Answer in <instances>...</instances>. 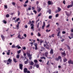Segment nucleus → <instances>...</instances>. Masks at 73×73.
<instances>
[{
  "label": "nucleus",
  "mask_w": 73,
  "mask_h": 73,
  "mask_svg": "<svg viewBox=\"0 0 73 73\" xmlns=\"http://www.w3.org/2000/svg\"><path fill=\"white\" fill-rule=\"evenodd\" d=\"M29 7L28 8V9H27V11H31V9H31V5H29Z\"/></svg>",
  "instance_id": "obj_7"
},
{
  "label": "nucleus",
  "mask_w": 73,
  "mask_h": 73,
  "mask_svg": "<svg viewBox=\"0 0 73 73\" xmlns=\"http://www.w3.org/2000/svg\"><path fill=\"white\" fill-rule=\"evenodd\" d=\"M44 54L45 55V56L46 57H48V52H46Z\"/></svg>",
  "instance_id": "obj_15"
},
{
  "label": "nucleus",
  "mask_w": 73,
  "mask_h": 73,
  "mask_svg": "<svg viewBox=\"0 0 73 73\" xmlns=\"http://www.w3.org/2000/svg\"><path fill=\"white\" fill-rule=\"evenodd\" d=\"M12 60L10 58L8 59L7 60V62H9V64H11V63H12Z\"/></svg>",
  "instance_id": "obj_5"
},
{
  "label": "nucleus",
  "mask_w": 73,
  "mask_h": 73,
  "mask_svg": "<svg viewBox=\"0 0 73 73\" xmlns=\"http://www.w3.org/2000/svg\"><path fill=\"white\" fill-rule=\"evenodd\" d=\"M50 54H53V53H54L53 50L52 49L50 50Z\"/></svg>",
  "instance_id": "obj_8"
},
{
  "label": "nucleus",
  "mask_w": 73,
  "mask_h": 73,
  "mask_svg": "<svg viewBox=\"0 0 73 73\" xmlns=\"http://www.w3.org/2000/svg\"><path fill=\"white\" fill-rule=\"evenodd\" d=\"M27 54L28 56L29 57H31V54H30V53H29V52H27Z\"/></svg>",
  "instance_id": "obj_9"
},
{
  "label": "nucleus",
  "mask_w": 73,
  "mask_h": 73,
  "mask_svg": "<svg viewBox=\"0 0 73 73\" xmlns=\"http://www.w3.org/2000/svg\"><path fill=\"white\" fill-rule=\"evenodd\" d=\"M4 62H5V63H7V65H9V62H8V60H5L4 61Z\"/></svg>",
  "instance_id": "obj_19"
},
{
  "label": "nucleus",
  "mask_w": 73,
  "mask_h": 73,
  "mask_svg": "<svg viewBox=\"0 0 73 73\" xmlns=\"http://www.w3.org/2000/svg\"><path fill=\"white\" fill-rule=\"evenodd\" d=\"M55 60H56V61H58V60H59V59H58V58H55Z\"/></svg>",
  "instance_id": "obj_53"
},
{
  "label": "nucleus",
  "mask_w": 73,
  "mask_h": 73,
  "mask_svg": "<svg viewBox=\"0 0 73 73\" xmlns=\"http://www.w3.org/2000/svg\"><path fill=\"white\" fill-rule=\"evenodd\" d=\"M23 50H25L26 49V48L25 47H23Z\"/></svg>",
  "instance_id": "obj_56"
},
{
  "label": "nucleus",
  "mask_w": 73,
  "mask_h": 73,
  "mask_svg": "<svg viewBox=\"0 0 73 73\" xmlns=\"http://www.w3.org/2000/svg\"><path fill=\"white\" fill-rule=\"evenodd\" d=\"M62 33L63 34H65V33H66V32L65 31H63L62 32Z\"/></svg>",
  "instance_id": "obj_52"
},
{
  "label": "nucleus",
  "mask_w": 73,
  "mask_h": 73,
  "mask_svg": "<svg viewBox=\"0 0 73 73\" xmlns=\"http://www.w3.org/2000/svg\"><path fill=\"white\" fill-rule=\"evenodd\" d=\"M17 47L18 48V49H20L21 48V47L20 46H18L17 47Z\"/></svg>",
  "instance_id": "obj_57"
},
{
  "label": "nucleus",
  "mask_w": 73,
  "mask_h": 73,
  "mask_svg": "<svg viewBox=\"0 0 73 73\" xmlns=\"http://www.w3.org/2000/svg\"><path fill=\"white\" fill-rule=\"evenodd\" d=\"M8 52L7 53V55H9V53H10V50H9L8 51Z\"/></svg>",
  "instance_id": "obj_26"
},
{
  "label": "nucleus",
  "mask_w": 73,
  "mask_h": 73,
  "mask_svg": "<svg viewBox=\"0 0 73 73\" xmlns=\"http://www.w3.org/2000/svg\"><path fill=\"white\" fill-rule=\"evenodd\" d=\"M19 69L21 70H23V65L22 64H19Z\"/></svg>",
  "instance_id": "obj_4"
},
{
  "label": "nucleus",
  "mask_w": 73,
  "mask_h": 73,
  "mask_svg": "<svg viewBox=\"0 0 73 73\" xmlns=\"http://www.w3.org/2000/svg\"><path fill=\"white\" fill-rule=\"evenodd\" d=\"M28 61H29V60H27L25 61L24 62V63L25 64H27L28 63Z\"/></svg>",
  "instance_id": "obj_16"
},
{
  "label": "nucleus",
  "mask_w": 73,
  "mask_h": 73,
  "mask_svg": "<svg viewBox=\"0 0 73 73\" xmlns=\"http://www.w3.org/2000/svg\"><path fill=\"white\" fill-rule=\"evenodd\" d=\"M37 10L38 11V12H40V11H41V9L40 8V7H39V9Z\"/></svg>",
  "instance_id": "obj_29"
},
{
  "label": "nucleus",
  "mask_w": 73,
  "mask_h": 73,
  "mask_svg": "<svg viewBox=\"0 0 73 73\" xmlns=\"http://www.w3.org/2000/svg\"><path fill=\"white\" fill-rule=\"evenodd\" d=\"M67 61H68V59H66V58H65L63 60V62H66Z\"/></svg>",
  "instance_id": "obj_18"
},
{
  "label": "nucleus",
  "mask_w": 73,
  "mask_h": 73,
  "mask_svg": "<svg viewBox=\"0 0 73 73\" xmlns=\"http://www.w3.org/2000/svg\"><path fill=\"white\" fill-rule=\"evenodd\" d=\"M16 58L18 59L19 58H20V55H19V54H17V55Z\"/></svg>",
  "instance_id": "obj_32"
},
{
  "label": "nucleus",
  "mask_w": 73,
  "mask_h": 73,
  "mask_svg": "<svg viewBox=\"0 0 73 73\" xmlns=\"http://www.w3.org/2000/svg\"><path fill=\"white\" fill-rule=\"evenodd\" d=\"M21 50H19V51H18L17 52V53L18 54H20V53H21Z\"/></svg>",
  "instance_id": "obj_27"
},
{
  "label": "nucleus",
  "mask_w": 73,
  "mask_h": 73,
  "mask_svg": "<svg viewBox=\"0 0 73 73\" xmlns=\"http://www.w3.org/2000/svg\"><path fill=\"white\" fill-rule=\"evenodd\" d=\"M5 8H6V9H7L8 8V7H7V5H6L4 6Z\"/></svg>",
  "instance_id": "obj_48"
},
{
  "label": "nucleus",
  "mask_w": 73,
  "mask_h": 73,
  "mask_svg": "<svg viewBox=\"0 0 73 73\" xmlns=\"http://www.w3.org/2000/svg\"><path fill=\"white\" fill-rule=\"evenodd\" d=\"M68 63L69 64H73V61L70 60L68 61Z\"/></svg>",
  "instance_id": "obj_2"
},
{
  "label": "nucleus",
  "mask_w": 73,
  "mask_h": 73,
  "mask_svg": "<svg viewBox=\"0 0 73 73\" xmlns=\"http://www.w3.org/2000/svg\"><path fill=\"white\" fill-rule=\"evenodd\" d=\"M13 61L16 63V62H17V60H16V59H15V58H13Z\"/></svg>",
  "instance_id": "obj_23"
},
{
  "label": "nucleus",
  "mask_w": 73,
  "mask_h": 73,
  "mask_svg": "<svg viewBox=\"0 0 73 73\" xmlns=\"http://www.w3.org/2000/svg\"><path fill=\"white\" fill-rule=\"evenodd\" d=\"M19 20H20V18H17L16 19V21L17 22H18V21H19Z\"/></svg>",
  "instance_id": "obj_44"
},
{
  "label": "nucleus",
  "mask_w": 73,
  "mask_h": 73,
  "mask_svg": "<svg viewBox=\"0 0 73 73\" xmlns=\"http://www.w3.org/2000/svg\"><path fill=\"white\" fill-rule=\"evenodd\" d=\"M60 31H59V32H58L57 35V36H60Z\"/></svg>",
  "instance_id": "obj_31"
},
{
  "label": "nucleus",
  "mask_w": 73,
  "mask_h": 73,
  "mask_svg": "<svg viewBox=\"0 0 73 73\" xmlns=\"http://www.w3.org/2000/svg\"><path fill=\"white\" fill-rule=\"evenodd\" d=\"M39 25H40V23H38L37 24V28H39Z\"/></svg>",
  "instance_id": "obj_36"
},
{
  "label": "nucleus",
  "mask_w": 73,
  "mask_h": 73,
  "mask_svg": "<svg viewBox=\"0 0 73 73\" xmlns=\"http://www.w3.org/2000/svg\"><path fill=\"white\" fill-rule=\"evenodd\" d=\"M45 22H43V24L42 26V29H44V28L45 27Z\"/></svg>",
  "instance_id": "obj_13"
},
{
  "label": "nucleus",
  "mask_w": 73,
  "mask_h": 73,
  "mask_svg": "<svg viewBox=\"0 0 73 73\" xmlns=\"http://www.w3.org/2000/svg\"><path fill=\"white\" fill-rule=\"evenodd\" d=\"M31 29H33V28H34V25H33V24H31Z\"/></svg>",
  "instance_id": "obj_10"
},
{
  "label": "nucleus",
  "mask_w": 73,
  "mask_h": 73,
  "mask_svg": "<svg viewBox=\"0 0 73 73\" xmlns=\"http://www.w3.org/2000/svg\"><path fill=\"white\" fill-rule=\"evenodd\" d=\"M35 65H36V67L37 68H39V64H35Z\"/></svg>",
  "instance_id": "obj_24"
},
{
  "label": "nucleus",
  "mask_w": 73,
  "mask_h": 73,
  "mask_svg": "<svg viewBox=\"0 0 73 73\" xmlns=\"http://www.w3.org/2000/svg\"><path fill=\"white\" fill-rule=\"evenodd\" d=\"M33 12H34L35 14H36V13H37V11L35 10H33Z\"/></svg>",
  "instance_id": "obj_45"
},
{
  "label": "nucleus",
  "mask_w": 73,
  "mask_h": 73,
  "mask_svg": "<svg viewBox=\"0 0 73 73\" xmlns=\"http://www.w3.org/2000/svg\"><path fill=\"white\" fill-rule=\"evenodd\" d=\"M18 15L19 16L20 14V12L19 11H18Z\"/></svg>",
  "instance_id": "obj_37"
},
{
  "label": "nucleus",
  "mask_w": 73,
  "mask_h": 73,
  "mask_svg": "<svg viewBox=\"0 0 73 73\" xmlns=\"http://www.w3.org/2000/svg\"><path fill=\"white\" fill-rule=\"evenodd\" d=\"M64 40H65V39H62L61 41L62 42H63V41H64Z\"/></svg>",
  "instance_id": "obj_62"
},
{
  "label": "nucleus",
  "mask_w": 73,
  "mask_h": 73,
  "mask_svg": "<svg viewBox=\"0 0 73 73\" xmlns=\"http://www.w3.org/2000/svg\"><path fill=\"white\" fill-rule=\"evenodd\" d=\"M58 59H59V60H60V59L61 60V58H62L61 57V56H58Z\"/></svg>",
  "instance_id": "obj_34"
},
{
  "label": "nucleus",
  "mask_w": 73,
  "mask_h": 73,
  "mask_svg": "<svg viewBox=\"0 0 73 73\" xmlns=\"http://www.w3.org/2000/svg\"><path fill=\"white\" fill-rule=\"evenodd\" d=\"M52 16H49L48 17V18L49 19H52Z\"/></svg>",
  "instance_id": "obj_38"
},
{
  "label": "nucleus",
  "mask_w": 73,
  "mask_h": 73,
  "mask_svg": "<svg viewBox=\"0 0 73 73\" xmlns=\"http://www.w3.org/2000/svg\"><path fill=\"white\" fill-rule=\"evenodd\" d=\"M35 50H37V49H38V48H37V46H35Z\"/></svg>",
  "instance_id": "obj_61"
},
{
  "label": "nucleus",
  "mask_w": 73,
  "mask_h": 73,
  "mask_svg": "<svg viewBox=\"0 0 73 73\" xmlns=\"http://www.w3.org/2000/svg\"><path fill=\"white\" fill-rule=\"evenodd\" d=\"M49 27H50V25L49 24L46 27V28H49Z\"/></svg>",
  "instance_id": "obj_58"
},
{
  "label": "nucleus",
  "mask_w": 73,
  "mask_h": 73,
  "mask_svg": "<svg viewBox=\"0 0 73 73\" xmlns=\"http://www.w3.org/2000/svg\"><path fill=\"white\" fill-rule=\"evenodd\" d=\"M59 15V14H57L56 15L55 17H58V16Z\"/></svg>",
  "instance_id": "obj_42"
},
{
  "label": "nucleus",
  "mask_w": 73,
  "mask_h": 73,
  "mask_svg": "<svg viewBox=\"0 0 73 73\" xmlns=\"http://www.w3.org/2000/svg\"><path fill=\"white\" fill-rule=\"evenodd\" d=\"M50 30H48L46 29V32H50Z\"/></svg>",
  "instance_id": "obj_43"
},
{
  "label": "nucleus",
  "mask_w": 73,
  "mask_h": 73,
  "mask_svg": "<svg viewBox=\"0 0 73 73\" xmlns=\"http://www.w3.org/2000/svg\"><path fill=\"white\" fill-rule=\"evenodd\" d=\"M25 28H28V25H25Z\"/></svg>",
  "instance_id": "obj_54"
},
{
  "label": "nucleus",
  "mask_w": 73,
  "mask_h": 73,
  "mask_svg": "<svg viewBox=\"0 0 73 73\" xmlns=\"http://www.w3.org/2000/svg\"><path fill=\"white\" fill-rule=\"evenodd\" d=\"M24 37H27V34H25L24 35Z\"/></svg>",
  "instance_id": "obj_60"
},
{
  "label": "nucleus",
  "mask_w": 73,
  "mask_h": 73,
  "mask_svg": "<svg viewBox=\"0 0 73 73\" xmlns=\"http://www.w3.org/2000/svg\"><path fill=\"white\" fill-rule=\"evenodd\" d=\"M3 23L4 24H7V21L5 20H4L3 21Z\"/></svg>",
  "instance_id": "obj_28"
},
{
  "label": "nucleus",
  "mask_w": 73,
  "mask_h": 73,
  "mask_svg": "<svg viewBox=\"0 0 73 73\" xmlns=\"http://www.w3.org/2000/svg\"><path fill=\"white\" fill-rule=\"evenodd\" d=\"M32 23V22L31 21H30L29 23V24H31Z\"/></svg>",
  "instance_id": "obj_64"
},
{
  "label": "nucleus",
  "mask_w": 73,
  "mask_h": 73,
  "mask_svg": "<svg viewBox=\"0 0 73 73\" xmlns=\"http://www.w3.org/2000/svg\"><path fill=\"white\" fill-rule=\"evenodd\" d=\"M6 17H9V14H7L6 15Z\"/></svg>",
  "instance_id": "obj_39"
},
{
  "label": "nucleus",
  "mask_w": 73,
  "mask_h": 73,
  "mask_svg": "<svg viewBox=\"0 0 73 73\" xmlns=\"http://www.w3.org/2000/svg\"><path fill=\"white\" fill-rule=\"evenodd\" d=\"M23 7H27V4H25L23 5Z\"/></svg>",
  "instance_id": "obj_51"
},
{
  "label": "nucleus",
  "mask_w": 73,
  "mask_h": 73,
  "mask_svg": "<svg viewBox=\"0 0 73 73\" xmlns=\"http://www.w3.org/2000/svg\"><path fill=\"white\" fill-rule=\"evenodd\" d=\"M41 15H42L41 13H39V14L38 15V17H39Z\"/></svg>",
  "instance_id": "obj_49"
},
{
  "label": "nucleus",
  "mask_w": 73,
  "mask_h": 73,
  "mask_svg": "<svg viewBox=\"0 0 73 73\" xmlns=\"http://www.w3.org/2000/svg\"><path fill=\"white\" fill-rule=\"evenodd\" d=\"M34 45L35 46H37V44L36 43H35L34 44Z\"/></svg>",
  "instance_id": "obj_55"
},
{
  "label": "nucleus",
  "mask_w": 73,
  "mask_h": 73,
  "mask_svg": "<svg viewBox=\"0 0 73 73\" xmlns=\"http://www.w3.org/2000/svg\"><path fill=\"white\" fill-rule=\"evenodd\" d=\"M48 5H53V3L52 1H48Z\"/></svg>",
  "instance_id": "obj_3"
},
{
  "label": "nucleus",
  "mask_w": 73,
  "mask_h": 73,
  "mask_svg": "<svg viewBox=\"0 0 73 73\" xmlns=\"http://www.w3.org/2000/svg\"><path fill=\"white\" fill-rule=\"evenodd\" d=\"M34 62L35 63H37L38 62V61L37 60H34Z\"/></svg>",
  "instance_id": "obj_33"
},
{
  "label": "nucleus",
  "mask_w": 73,
  "mask_h": 73,
  "mask_svg": "<svg viewBox=\"0 0 73 73\" xmlns=\"http://www.w3.org/2000/svg\"><path fill=\"white\" fill-rule=\"evenodd\" d=\"M17 37L18 38H20V39H21V40H22V39H23V38H20V37H21V35H20V34L18 35Z\"/></svg>",
  "instance_id": "obj_17"
},
{
  "label": "nucleus",
  "mask_w": 73,
  "mask_h": 73,
  "mask_svg": "<svg viewBox=\"0 0 73 73\" xmlns=\"http://www.w3.org/2000/svg\"><path fill=\"white\" fill-rule=\"evenodd\" d=\"M54 34H52L51 35L49 36V37L50 38H51V37H54Z\"/></svg>",
  "instance_id": "obj_14"
},
{
  "label": "nucleus",
  "mask_w": 73,
  "mask_h": 73,
  "mask_svg": "<svg viewBox=\"0 0 73 73\" xmlns=\"http://www.w3.org/2000/svg\"><path fill=\"white\" fill-rule=\"evenodd\" d=\"M39 42L40 43V45H41V44L42 43V42H44V41H43L42 40H40Z\"/></svg>",
  "instance_id": "obj_30"
},
{
  "label": "nucleus",
  "mask_w": 73,
  "mask_h": 73,
  "mask_svg": "<svg viewBox=\"0 0 73 73\" xmlns=\"http://www.w3.org/2000/svg\"><path fill=\"white\" fill-rule=\"evenodd\" d=\"M38 36L39 37H40V36H41V35L40 34V33H38Z\"/></svg>",
  "instance_id": "obj_35"
},
{
  "label": "nucleus",
  "mask_w": 73,
  "mask_h": 73,
  "mask_svg": "<svg viewBox=\"0 0 73 73\" xmlns=\"http://www.w3.org/2000/svg\"><path fill=\"white\" fill-rule=\"evenodd\" d=\"M58 12H60L61 11V9L60 8V7H58Z\"/></svg>",
  "instance_id": "obj_11"
},
{
  "label": "nucleus",
  "mask_w": 73,
  "mask_h": 73,
  "mask_svg": "<svg viewBox=\"0 0 73 73\" xmlns=\"http://www.w3.org/2000/svg\"><path fill=\"white\" fill-rule=\"evenodd\" d=\"M27 73H31V72H30V71H29V70H27Z\"/></svg>",
  "instance_id": "obj_63"
},
{
  "label": "nucleus",
  "mask_w": 73,
  "mask_h": 73,
  "mask_svg": "<svg viewBox=\"0 0 73 73\" xmlns=\"http://www.w3.org/2000/svg\"><path fill=\"white\" fill-rule=\"evenodd\" d=\"M28 71V69L27 68H25L24 69L23 72L24 73H27V71Z\"/></svg>",
  "instance_id": "obj_6"
},
{
  "label": "nucleus",
  "mask_w": 73,
  "mask_h": 73,
  "mask_svg": "<svg viewBox=\"0 0 73 73\" xmlns=\"http://www.w3.org/2000/svg\"><path fill=\"white\" fill-rule=\"evenodd\" d=\"M12 4L13 5H15V4H16V3L15 2H13Z\"/></svg>",
  "instance_id": "obj_59"
},
{
  "label": "nucleus",
  "mask_w": 73,
  "mask_h": 73,
  "mask_svg": "<svg viewBox=\"0 0 73 73\" xmlns=\"http://www.w3.org/2000/svg\"><path fill=\"white\" fill-rule=\"evenodd\" d=\"M47 12L49 13V14H51V10L50 9H49L48 11Z\"/></svg>",
  "instance_id": "obj_20"
},
{
  "label": "nucleus",
  "mask_w": 73,
  "mask_h": 73,
  "mask_svg": "<svg viewBox=\"0 0 73 73\" xmlns=\"http://www.w3.org/2000/svg\"><path fill=\"white\" fill-rule=\"evenodd\" d=\"M15 47H16V46H15V45H12V48H15Z\"/></svg>",
  "instance_id": "obj_47"
},
{
  "label": "nucleus",
  "mask_w": 73,
  "mask_h": 73,
  "mask_svg": "<svg viewBox=\"0 0 73 73\" xmlns=\"http://www.w3.org/2000/svg\"><path fill=\"white\" fill-rule=\"evenodd\" d=\"M19 25L17 24V25L16 26V27L17 28V29H19Z\"/></svg>",
  "instance_id": "obj_40"
},
{
  "label": "nucleus",
  "mask_w": 73,
  "mask_h": 73,
  "mask_svg": "<svg viewBox=\"0 0 73 73\" xmlns=\"http://www.w3.org/2000/svg\"><path fill=\"white\" fill-rule=\"evenodd\" d=\"M29 2V1L28 0H27L25 2V4H27V3H28Z\"/></svg>",
  "instance_id": "obj_41"
},
{
  "label": "nucleus",
  "mask_w": 73,
  "mask_h": 73,
  "mask_svg": "<svg viewBox=\"0 0 73 73\" xmlns=\"http://www.w3.org/2000/svg\"><path fill=\"white\" fill-rule=\"evenodd\" d=\"M72 6L73 5H68L67 6V8H70V7H72Z\"/></svg>",
  "instance_id": "obj_21"
},
{
  "label": "nucleus",
  "mask_w": 73,
  "mask_h": 73,
  "mask_svg": "<svg viewBox=\"0 0 73 73\" xmlns=\"http://www.w3.org/2000/svg\"><path fill=\"white\" fill-rule=\"evenodd\" d=\"M35 7H32V10H35Z\"/></svg>",
  "instance_id": "obj_50"
},
{
  "label": "nucleus",
  "mask_w": 73,
  "mask_h": 73,
  "mask_svg": "<svg viewBox=\"0 0 73 73\" xmlns=\"http://www.w3.org/2000/svg\"><path fill=\"white\" fill-rule=\"evenodd\" d=\"M34 64V63L33 61H31L30 64V65H33Z\"/></svg>",
  "instance_id": "obj_22"
},
{
  "label": "nucleus",
  "mask_w": 73,
  "mask_h": 73,
  "mask_svg": "<svg viewBox=\"0 0 73 73\" xmlns=\"http://www.w3.org/2000/svg\"><path fill=\"white\" fill-rule=\"evenodd\" d=\"M70 36L72 37V38H73V34L71 33L70 35Z\"/></svg>",
  "instance_id": "obj_46"
},
{
  "label": "nucleus",
  "mask_w": 73,
  "mask_h": 73,
  "mask_svg": "<svg viewBox=\"0 0 73 73\" xmlns=\"http://www.w3.org/2000/svg\"><path fill=\"white\" fill-rule=\"evenodd\" d=\"M1 37L3 40L4 41V39H5V38L4 37V36H3V35H1Z\"/></svg>",
  "instance_id": "obj_12"
},
{
  "label": "nucleus",
  "mask_w": 73,
  "mask_h": 73,
  "mask_svg": "<svg viewBox=\"0 0 73 73\" xmlns=\"http://www.w3.org/2000/svg\"><path fill=\"white\" fill-rule=\"evenodd\" d=\"M41 59H44V60H45L46 58L44 56H42V57H40Z\"/></svg>",
  "instance_id": "obj_25"
},
{
  "label": "nucleus",
  "mask_w": 73,
  "mask_h": 73,
  "mask_svg": "<svg viewBox=\"0 0 73 73\" xmlns=\"http://www.w3.org/2000/svg\"><path fill=\"white\" fill-rule=\"evenodd\" d=\"M64 52H62V56L63 57H64V56H66V53H65V51H64Z\"/></svg>",
  "instance_id": "obj_1"
}]
</instances>
